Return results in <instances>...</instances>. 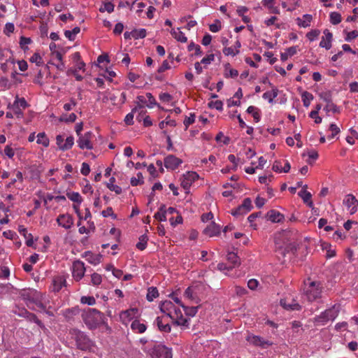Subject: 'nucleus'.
Returning a JSON list of instances; mask_svg holds the SVG:
<instances>
[{
    "instance_id": "f257e3e1",
    "label": "nucleus",
    "mask_w": 358,
    "mask_h": 358,
    "mask_svg": "<svg viewBox=\"0 0 358 358\" xmlns=\"http://www.w3.org/2000/svg\"><path fill=\"white\" fill-rule=\"evenodd\" d=\"M82 319L90 329H96L104 321V315L95 308H87L81 314Z\"/></svg>"
},
{
    "instance_id": "f03ea898",
    "label": "nucleus",
    "mask_w": 358,
    "mask_h": 358,
    "mask_svg": "<svg viewBox=\"0 0 358 358\" xmlns=\"http://www.w3.org/2000/svg\"><path fill=\"white\" fill-rule=\"evenodd\" d=\"M23 297L29 308L36 310V307L39 309H45L46 308V301L48 299L44 294L33 290L23 294Z\"/></svg>"
},
{
    "instance_id": "7ed1b4c3",
    "label": "nucleus",
    "mask_w": 358,
    "mask_h": 358,
    "mask_svg": "<svg viewBox=\"0 0 358 358\" xmlns=\"http://www.w3.org/2000/svg\"><path fill=\"white\" fill-rule=\"evenodd\" d=\"M143 351L151 356L152 358H172L171 350L165 345H157L155 343H148L144 345Z\"/></svg>"
},
{
    "instance_id": "20e7f679",
    "label": "nucleus",
    "mask_w": 358,
    "mask_h": 358,
    "mask_svg": "<svg viewBox=\"0 0 358 358\" xmlns=\"http://www.w3.org/2000/svg\"><path fill=\"white\" fill-rule=\"evenodd\" d=\"M322 285L319 281H311L306 284L304 294L309 302L316 301L322 296Z\"/></svg>"
},
{
    "instance_id": "39448f33",
    "label": "nucleus",
    "mask_w": 358,
    "mask_h": 358,
    "mask_svg": "<svg viewBox=\"0 0 358 358\" xmlns=\"http://www.w3.org/2000/svg\"><path fill=\"white\" fill-rule=\"evenodd\" d=\"M339 312L340 306L335 304L316 316L314 318V323L316 325H325L329 320H334L338 317Z\"/></svg>"
},
{
    "instance_id": "423d86ee",
    "label": "nucleus",
    "mask_w": 358,
    "mask_h": 358,
    "mask_svg": "<svg viewBox=\"0 0 358 358\" xmlns=\"http://www.w3.org/2000/svg\"><path fill=\"white\" fill-rule=\"evenodd\" d=\"M161 312L166 314L172 320L182 318V311L176 308L171 301H164L159 304Z\"/></svg>"
},
{
    "instance_id": "0eeeda50",
    "label": "nucleus",
    "mask_w": 358,
    "mask_h": 358,
    "mask_svg": "<svg viewBox=\"0 0 358 358\" xmlns=\"http://www.w3.org/2000/svg\"><path fill=\"white\" fill-rule=\"evenodd\" d=\"M76 341L78 348L82 350H93L94 342L80 331H76Z\"/></svg>"
},
{
    "instance_id": "6e6552de",
    "label": "nucleus",
    "mask_w": 358,
    "mask_h": 358,
    "mask_svg": "<svg viewBox=\"0 0 358 358\" xmlns=\"http://www.w3.org/2000/svg\"><path fill=\"white\" fill-rule=\"evenodd\" d=\"M94 137V135L92 131H87L83 135L79 136L77 141L78 146L82 150H92L93 148L92 140Z\"/></svg>"
},
{
    "instance_id": "1a4fd4ad",
    "label": "nucleus",
    "mask_w": 358,
    "mask_h": 358,
    "mask_svg": "<svg viewBox=\"0 0 358 358\" xmlns=\"http://www.w3.org/2000/svg\"><path fill=\"white\" fill-rule=\"evenodd\" d=\"M72 275L76 281H79L83 278L85 274V264L82 261L77 260L73 263Z\"/></svg>"
},
{
    "instance_id": "9d476101",
    "label": "nucleus",
    "mask_w": 358,
    "mask_h": 358,
    "mask_svg": "<svg viewBox=\"0 0 358 358\" xmlns=\"http://www.w3.org/2000/svg\"><path fill=\"white\" fill-rule=\"evenodd\" d=\"M280 303L283 308L287 310H299L301 309V305L291 296L282 299Z\"/></svg>"
},
{
    "instance_id": "9b49d317",
    "label": "nucleus",
    "mask_w": 358,
    "mask_h": 358,
    "mask_svg": "<svg viewBox=\"0 0 358 358\" xmlns=\"http://www.w3.org/2000/svg\"><path fill=\"white\" fill-rule=\"evenodd\" d=\"M199 290L198 285L188 287L184 292V296L195 303H199L201 301Z\"/></svg>"
},
{
    "instance_id": "f8f14e48",
    "label": "nucleus",
    "mask_w": 358,
    "mask_h": 358,
    "mask_svg": "<svg viewBox=\"0 0 358 358\" xmlns=\"http://www.w3.org/2000/svg\"><path fill=\"white\" fill-rule=\"evenodd\" d=\"M343 203L350 210V215H353L357 211L358 200L353 194H349L346 195Z\"/></svg>"
},
{
    "instance_id": "ddd939ff",
    "label": "nucleus",
    "mask_w": 358,
    "mask_h": 358,
    "mask_svg": "<svg viewBox=\"0 0 358 358\" xmlns=\"http://www.w3.org/2000/svg\"><path fill=\"white\" fill-rule=\"evenodd\" d=\"M199 178V175L194 171H188L183 175L181 180V186L188 190L192 184Z\"/></svg>"
},
{
    "instance_id": "4468645a",
    "label": "nucleus",
    "mask_w": 358,
    "mask_h": 358,
    "mask_svg": "<svg viewBox=\"0 0 358 358\" xmlns=\"http://www.w3.org/2000/svg\"><path fill=\"white\" fill-rule=\"evenodd\" d=\"M246 340L251 344L255 346L261 347L262 348H266L268 346H271L273 344V342L265 340L259 336H248Z\"/></svg>"
},
{
    "instance_id": "2eb2a0df",
    "label": "nucleus",
    "mask_w": 358,
    "mask_h": 358,
    "mask_svg": "<svg viewBox=\"0 0 358 358\" xmlns=\"http://www.w3.org/2000/svg\"><path fill=\"white\" fill-rule=\"evenodd\" d=\"M182 161L173 155H169L164 159V166L168 169L175 170L181 164Z\"/></svg>"
},
{
    "instance_id": "dca6fc26",
    "label": "nucleus",
    "mask_w": 358,
    "mask_h": 358,
    "mask_svg": "<svg viewBox=\"0 0 358 358\" xmlns=\"http://www.w3.org/2000/svg\"><path fill=\"white\" fill-rule=\"evenodd\" d=\"M141 110L139 115L136 117V119L138 122L141 121V114L145 113V112L143 110V106L141 104H138L136 107L131 110V112L128 113L124 117V122L127 125H132L134 124V114L136 111Z\"/></svg>"
},
{
    "instance_id": "f3484780",
    "label": "nucleus",
    "mask_w": 358,
    "mask_h": 358,
    "mask_svg": "<svg viewBox=\"0 0 358 358\" xmlns=\"http://www.w3.org/2000/svg\"><path fill=\"white\" fill-rule=\"evenodd\" d=\"M66 280L63 275L55 276L52 279L50 290L54 292H58L63 287L66 286Z\"/></svg>"
},
{
    "instance_id": "a211bd4d",
    "label": "nucleus",
    "mask_w": 358,
    "mask_h": 358,
    "mask_svg": "<svg viewBox=\"0 0 358 358\" xmlns=\"http://www.w3.org/2000/svg\"><path fill=\"white\" fill-rule=\"evenodd\" d=\"M58 224L66 229H70L73 224V219L69 214L59 215L57 218Z\"/></svg>"
},
{
    "instance_id": "6ab92c4d",
    "label": "nucleus",
    "mask_w": 358,
    "mask_h": 358,
    "mask_svg": "<svg viewBox=\"0 0 358 358\" xmlns=\"http://www.w3.org/2000/svg\"><path fill=\"white\" fill-rule=\"evenodd\" d=\"M323 33L324 36L322 37V40L320 43V46L321 48H324L326 50H329L331 48L333 35L329 31V30L327 29L324 31Z\"/></svg>"
},
{
    "instance_id": "aec40b11",
    "label": "nucleus",
    "mask_w": 358,
    "mask_h": 358,
    "mask_svg": "<svg viewBox=\"0 0 358 358\" xmlns=\"http://www.w3.org/2000/svg\"><path fill=\"white\" fill-rule=\"evenodd\" d=\"M220 233V227L214 222H210L203 230V234L210 237L217 236Z\"/></svg>"
},
{
    "instance_id": "412c9836",
    "label": "nucleus",
    "mask_w": 358,
    "mask_h": 358,
    "mask_svg": "<svg viewBox=\"0 0 358 358\" xmlns=\"http://www.w3.org/2000/svg\"><path fill=\"white\" fill-rule=\"evenodd\" d=\"M268 220L273 223L280 222L284 219V215L279 211L271 210L267 213Z\"/></svg>"
},
{
    "instance_id": "4be33fe9",
    "label": "nucleus",
    "mask_w": 358,
    "mask_h": 358,
    "mask_svg": "<svg viewBox=\"0 0 358 358\" xmlns=\"http://www.w3.org/2000/svg\"><path fill=\"white\" fill-rule=\"evenodd\" d=\"M307 185H304L303 187V189H301L299 193V196L303 199V202L307 203L308 206L311 207L313 206V202L311 201V194L306 191Z\"/></svg>"
},
{
    "instance_id": "5701e85b",
    "label": "nucleus",
    "mask_w": 358,
    "mask_h": 358,
    "mask_svg": "<svg viewBox=\"0 0 358 358\" xmlns=\"http://www.w3.org/2000/svg\"><path fill=\"white\" fill-rule=\"evenodd\" d=\"M131 329L137 334H142L146 331L147 327L145 324L141 323L139 320H135L131 324Z\"/></svg>"
},
{
    "instance_id": "b1692460",
    "label": "nucleus",
    "mask_w": 358,
    "mask_h": 358,
    "mask_svg": "<svg viewBox=\"0 0 358 358\" xmlns=\"http://www.w3.org/2000/svg\"><path fill=\"white\" fill-rule=\"evenodd\" d=\"M227 259L233 268L241 264L240 259L237 255L233 252H229L227 255Z\"/></svg>"
},
{
    "instance_id": "393cba45",
    "label": "nucleus",
    "mask_w": 358,
    "mask_h": 358,
    "mask_svg": "<svg viewBox=\"0 0 358 358\" xmlns=\"http://www.w3.org/2000/svg\"><path fill=\"white\" fill-rule=\"evenodd\" d=\"M155 323L157 326L158 329L163 332L169 333L171 330V327L169 324L163 322V317H157L155 321Z\"/></svg>"
},
{
    "instance_id": "a878e982",
    "label": "nucleus",
    "mask_w": 358,
    "mask_h": 358,
    "mask_svg": "<svg viewBox=\"0 0 358 358\" xmlns=\"http://www.w3.org/2000/svg\"><path fill=\"white\" fill-rule=\"evenodd\" d=\"M313 17L311 15L305 14L303 15L302 18L298 17L296 19L297 24L301 27H308L310 25V22Z\"/></svg>"
},
{
    "instance_id": "bb28decb",
    "label": "nucleus",
    "mask_w": 358,
    "mask_h": 358,
    "mask_svg": "<svg viewBox=\"0 0 358 358\" xmlns=\"http://www.w3.org/2000/svg\"><path fill=\"white\" fill-rule=\"evenodd\" d=\"M79 313H80V309L78 307L76 306V307H73L71 308L66 309L64 311V316L68 321H70L73 318V317L75 315H77Z\"/></svg>"
},
{
    "instance_id": "cd10ccee",
    "label": "nucleus",
    "mask_w": 358,
    "mask_h": 358,
    "mask_svg": "<svg viewBox=\"0 0 358 358\" xmlns=\"http://www.w3.org/2000/svg\"><path fill=\"white\" fill-rule=\"evenodd\" d=\"M154 217L159 222H164L166 220V206L162 204L158 211L155 214Z\"/></svg>"
},
{
    "instance_id": "c85d7f7f",
    "label": "nucleus",
    "mask_w": 358,
    "mask_h": 358,
    "mask_svg": "<svg viewBox=\"0 0 358 358\" xmlns=\"http://www.w3.org/2000/svg\"><path fill=\"white\" fill-rule=\"evenodd\" d=\"M85 257L90 264L96 265L101 262V256L94 255L90 251H87L85 252Z\"/></svg>"
},
{
    "instance_id": "c756f323",
    "label": "nucleus",
    "mask_w": 358,
    "mask_h": 358,
    "mask_svg": "<svg viewBox=\"0 0 358 358\" xmlns=\"http://www.w3.org/2000/svg\"><path fill=\"white\" fill-rule=\"evenodd\" d=\"M171 34L172 36L176 39L178 41H180L181 43H185L187 41V37L185 36L184 33L180 31V29L178 28L177 30L172 29L171 31Z\"/></svg>"
},
{
    "instance_id": "7c9ffc66",
    "label": "nucleus",
    "mask_w": 358,
    "mask_h": 358,
    "mask_svg": "<svg viewBox=\"0 0 358 358\" xmlns=\"http://www.w3.org/2000/svg\"><path fill=\"white\" fill-rule=\"evenodd\" d=\"M42 171L43 170L41 167L36 165L31 166L29 170L31 178L33 180H39Z\"/></svg>"
},
{
    "instance_id": "2f4dec72",
    "label": "nucleus",
    "mask_w": 358,
    "mask_h": 358,
    "mask_svg": "<svg viewBox=\"0 0 358 358\" xmlns=\"http://www.w3.org/2000/svg\"><path fill=\"white\" fill-rule=\"evenodd\" d=\"M224 77L225 78H236L238 76V72L237 70L231 69L230 64L229 63L226 64L224 66Z\"/></svg>"
},
{
    "instance_id": "473e14b6",
    "label": "nucleus",
    "mask_w": 358,
    "mask_h": 358,
    "mask_svg": "<svg viewBox=\"0 0 358 358\" xmlns=\"http://www.w3.org/2000/svg\"><path fill=\"white\" fill-rule=\"evenodd\" d=\"M159 296V292L156 287H150L148 289L146 299L148 301H152L155 299Z\"/></svg>"
},
{
    "instance_id": "72a5a7b5",
    "label": "nucleus",
    "mask_w": 358,
    "mask_h": 358,
    "mask_svg": "<svg viewBox=\"0 0 358 358\" xmlns=\"http://www.w3.org/2000/svg\"><path fill=\"white\" fill-rule=\"evenodd\" d=\"M80 31V29L78 27H74L72 30H66L64 31L65 36L69 41H74L76 36Z\"/></svg>"
},
{
    "instance_id": "f704fd0d",
    "label": "nucleus",
    "mask_w": 358,
    "mask_h": 358,
    "mask_svg": "<svg viewBox=\"0 0 358 358\" xmlns=\"http://www.w3.org/2000/svg\"><path fill=\"white\" fill-rule=\"evenodd\" d=\"M115 181V178L112 177L109 180V182L107 184V187L113 192H115L117 194H120L122 193V188L117 185L113 184Z\"/></svg>"
},
{
    "instance_id": "c9c22d12",
    "label": "nucleus",
    "mask_w": 358,
    "mask_h": 358,
    "mask_svg": "<svg viewBox=\"0 0 358 358\" xmlns=\"http://www.w3.org/2000/svg\"><path fill=\"white\" fill-rule=\"evenodd\" d=\"M301 99L303 106L308 108L310 104V101L313 99V95L311 93L305 91L301 94Z\"/></svg>"
},
{
    "instance_id": "e433bc0d",
    "label": "nucleus",
    "mask_w": 358,
    "mask_h": 358,
    "mask_svg": "<svg viewBox=\"0 0 358 358\" xmlns=\"http://www.w3.org/2000/svg\"><path fill=\"white\" fill-rule=\"evenodd\" d=\"M278 90L273 89L271 91H268L264 93L262 97L264 99H267L269 103H272L273 99L278 96Z\"/></svg>"
},
{
    "instance_id": "4c0bfd02",
    "label": "nucleus",
    "mask_w": 358,
    "mask_h": 358,
    "mask_svg": "<svg viewBox=\"0 0 358 358\" xmlns=\"http://www.w3.org/2000/svg\"><path fill=\"white\" fill-rule=\"evenodd\" d=\"M66 196L70 200L77 203L78 205H80L83 201L82 196L78 192H68Z\"/></svg>"
},
{
    "instance_id": "58836bf2",
    "label": "nucleus",
    "mask_w": 358,
    "mask_h": 358,
    "mask_svg": "<svg viewBox=\"0 0 358 358\" xmlns=\"http://www.w3.org/2000/svg\"><path fill=\"white\" fill-rule=\"evenodd\" d=\"M36 143L38 144H41L45 147H48L49 145V139L44 132L39 133L37 135Z\"/></svg>"
},
{
    "instance_id": "ea45409f",
    "label": "nucleus",
    "mask_w": 358,
    "mask_h": 358,
    "mask_svg": "<svg viewBox=\"0 0 358 358\" xmlns=\"http://www.w3.org/2000/svg\"><path fill=\"white\" fill-rule=\"evenodd\" d=\"M13 104V106H17L20 108H22L23 110H24L25 108H27L29 106V104L27 103L25 99L23 97L19 98L18 96H17L15 97V99Z\"/></svg>"
},
{
    "instance_id": "a19ab883",
    "label": "nucleus",
    "mask_w": 358,
    "mask_h": 358,
    "mask_svg": "<svg viewBox=\"0 0 358 358\" xmlns=\"http://www.w3.org/2000/svg\"><path fill=\"white\" fill-rule=\"evenodd\" d=\"M73 144L74 138L72 136H69L66 138L65 142H64V145L61 146V150L63 151L68 150L72 148Z\"/></svg>"
},
{
    "instance_id": "79ce46f5",
    "label": "nucleus",
    "mask_w": 358,
    "mask_h": 358,
    "mask_svg": "<svg viewBox=\"0 0 358 358\" xmlns=\"http://www.w3.org/2000/svg\"><path fill=\"white\" fill-rule=\"evenodd\" d=\"M247 112L252 114L256 122H258L260 120V115L259 113L258 109L256 107L253 106H249L247 109Z\"/></svg>"
},
{
    "instance_id": "37998d69",
    "label": "nucleus",
    "mask_w": 358,
    "mask_h": 358,
    "mask_svg": "<svg viewBox=\"0 0 358 358\" xmlns=\"http://www.w3.org/2000/svg\"><path fill=\"white\" fill-rule=\"evenodd\" d=\"M148 237L145 235H142L139 237V241L136 244V248L140 250H143L146 248Z\"/></svg>"
},
{
    "instance_id": "c03bdc74",
    "label": "nucleus",
    "mask_w": 358,
    "mask_h": 358,
    "mask_svg": "<svg viewBox=\"0 0 358 358\" xmlns=\"http://www.w3.org/2000/svg\"><path fill=\"white\" fill-rule=\"evenodd\" d=\"M247 213H248L247 210H245V208L243 206H241V205H240L238 207H237L234 210H231V215L236 217L243 216Z\"/></svg>"
},
{
    "instance_id": "a18cd8bd",
    "label": "nucleus",
    "mask_w": 358,
    "mask_h": 358,
    "mask_svg": "<svg viewBox=\"0 0 358 358\" xmlns=\"http://www.w3.org/2000/svg\"><path fill=\"white\" fill-rule=\"evenodd\" d=\"M132 33L134 39L143 38L146 36V30L145 29H134L132 31Z\"/></svg>"
},
{
    "instance_id": "49530a36",
    "label": "nucleus",
    "mask_w": 358,
    "mask_h": 358,
    "mask_svg": "<svg viewBox=\"0 0 358 358\" xmlns=\"http://www.w3.org/2000/svg\"><path fill=\"white\" fill-rule=\"evenodd\" d=\"M185 311V313L188 315V316H191V317H194L196 313H197V310H198V307H194V306H192V307H188V306H182V307Z\"/></svg>"
},
{
    "instance_id": "de8ad7c7",
    "label": "nucleus",
    "mask_w": 358,
    "mask_h": 358,
    "mask_svg": "<svg viewBox=\"0 0 358 358\" xmlns=\"http://www.w3.org/2000/svg\"><path fill=\"white\" fill-rule=\"evenodd\" d=\"M26 314H27V317L25 318H27L29 321L35 322L40 327H44L42 322L38 319V317H36V315L35 314L31 313H26Z\"/></svg>"
},
{
    "instance_id": "09e8293b",
    "label": "nucleus",
    "mask_w": 358,
    "mask_h": 358,
    "mask_svg": "<svg viewBox=\"0 0 358 358\" xmlns=\"http://www.w3.org/2000/svg\"><path fill=\"white\" fill-rule=\"evenodd\" d=\"M114 10V5L110 2L107 1L103 3V6L99 8V11L101 13H103L105 11H107L108 13H110Z\"/></svg>"
},
{
    "instance_id": "8fccbe9b",
    "label": "nucleus",
    "mask_w": 358,
    "mask_h": 358,
    "mask_svg": "<svg viewBox=\"0 0 358 358\" xmlns=\"http://www.w3.org/2000/svg\"><path fill=\"white\" fill-rule=\"evenodd\" d=\"M187 49L189 51L195 50L194 55L196 56L201 55L202 54L201 47L193 42L188 45Z\"/></svg>"
},
{
    "instance_id": "3c124183",
    "label": "nucleus",
    "mask_w": 358,
    "mask_h": 358,
    "mask_svg": "<svg viewBox=\"0 0 358 358\" xmlns=\"http://www.w3.org/2000/svg\"><path fill=\"white\" fill-rule=\"evenodd\" d=\"M330 21L333 24H338L341 22V15L337 12H332L330 14Z\"/></svg>"
},
{
    "instance_id": "603ef678",
    "label": "nucleus",
    "mask_w": 358,
    "mask_h": 358,
    "mask_svg": "<svg viewBox=\"0 0 358 358\" xmlns=\"http://www.w3.org/2000/svg\"><path fill=\"white\" fill-rule=\"evenodd\" d=\"M143 182V177L141 173H138L137 178L133 177L131 179V185L132 186H137Z\"/></svg>"
},
{
    "instance_id": "864d4df0",
    "label": "nucleus",
    "mask_w": 358,
    "mask_h": 358,
    "mask_svg": "<svg viewBox=\"0 0 358 358\" xmlns=\"http://www.w3.org/2000/svg\"><path fill=\"white\" fill-rule=\"evenodd\" d=\"M32 63H36L38 66L43 64V59L38 53H34L29 59Z\"/></svg>"
},
{
    "instance_id": "5fc2aeb1",
    "label": "nucleus",
    "mask_w": 358,
    "mask_h": 358,
    "mask_svg": "<svg viewBox=\"0 0 358 358\" xmlns=\"http://www.w3.org/2000/svg\"><path fill=\"white\" fill-rule=\"evenodd\" d=\"M91 281L94 285H99L102 282V277L100 274L94 273L91 276Z\"/></svg>"
},
{
    "instance_id": "6e6d98bb",
    "label": "nucleus",
    "mask_w": 358,
    "mask_h": 358,
    "mask_svg": "<svg viewBox=\"0 0 358 358\" xmlns=\"http://www.w3.org/2000/svg\"><path fill=\"white\" fill-rule=\"evenodd\" d=\"M217 268L218 270H220V271L223 272L225 274H227V273L232 270L233 268L231 267V265H227V264L225 263H219L217 266Z\"/></svg>"
},
{
    "instance_id": "4d7b16f0",
    "label": "nucleus",
    "mask_w": 358,
    "mask_h": 358,
    "mask_svg": "<svg viewBox=\"0 0 358 358\" xmlns=\"http://www.w3.org/2000/svg\"><path fill=\"white\" fill-rule=\"evenodd\" d=\"M80 302L83 304H87L89 306H92L96 303V300L93 296H82L80 299Z\"/></svg>"
},
{
    "instance_id": "13d9d810",
    "label": "nucleus",
    "mask_w": 358,
    "mask_h": 358,
    "mask_svg": "<svg viewBox=\"0 0 358 358\" xmlns=\"http://www.w3.org/2000/svg\"><path fill=\"white\" fill-rule=\"evenodd\" d=\"M195 121V115L194 113H190V115L189 117H185V119L184 120V125L185 127V130H187L189 127V126L192 124H193Z\"/></svg>"
},
{
    "instance_id": "bf43d9fd",
    "label": "nucleus",
    "mask_w": 358,
    "mask_h": 358,
    "mask_svg": "<svg viewBox=\"0 0 358 358\" xmlns=\"http://www.w3.org/2000/svg\"><path fill=\"white\" fill-rule=\"evenodd\" d=\"M223 53L227 55L235 56L239 53V50H235L233 47H225L223 49Z\"/></svg>"
},
{
    "instance_id": "052dcab7",
    "label": "nucleus",
    "mask_w": 358,
    "mask_h": 358,
    "mask_svg": "<svg viewBox=\"0 0 358 358\" xmlns=\"http://www.w3.org/2000/svg\"><path fill=\"white\" fill-rule=\"evenodd\" d=\"M324 110L327 112L332 111L334 113H339L338 108L333 102H330V103H327L324 108Z\"/></svg>"
},
{
    "instance_id": "680f3d73",
    "label": "nucleus",
    "mask_w": 358,
    "mask_h": 358,
    "mask_svg": "<svg viewBox=\"0 0 358 358\" xmlns=\"http://www.w3.org/2000/svg\"><path fill=\"white\" fill-rule=\"evenodd\" d=\"M15 30V26L13 23L8 22L5 25V28L3 29V33L7 35L10 36V34L13 33Z\"/></svg>"
},
{
    "instance_id": "e2e57ef3",
    "label": "nucleus",
    "mask_w": 358,
    "mask_h": 358,
    "mask_svg": "<svg viewBox=\"0 0 358 358\" xmlns=\"http://www.w3.org/2000/svg\"><path fill=\"white\" fill-rule=\"evenodd\" d=\"M210 108H215L218 110H222L223 109V103L222 101L217 100L215 101H211L208 103Z\"/></svg>"
},
{
    "instance_id": "0e129e2a",
    "label": "nucleus",
    "mask_w": 358,
    "mask_h": 358,
    "mask_svg": "<svg viewBox=\"0 0 358 358\" xmlns=\"http://www.w3.org/2000/svg\"><path fill=\"white\" fill-rule=\"evenodd\" d=\"M241 206H243L248 213L250 212L252 208L251 199L250 198H245L243 200Z\"/></svg>"
},
{
    "instance_id": "69168bd1",
    "label": "nucleus",
    "mask_w": 358,
    "mask_h": 358,
    "mask_svg": "<svg viewBox=\"0 0 358 358\" xmlns=\"http://www.w3.org/2000/svg\"><path fill=\"white\" fill-rule=\"evenodd\" d=\"M136 309H134V308H131V309L123 311L121 313V317L131 319L133 317V315H134V313H136Z\"/></svg>"
},
{
    "instance_id": "338daca9",
    "label": "nucleus",
    "mask_w": 358,
    "mask_h": 358,
    "mask_svg": "<svg viewBox=\"0 0 358 358\" xmlns=\"http://www.w3.org/2000/svg\"><path fill=\"white\" fill-rule=\"evenodd\" d=\"M320 34V31L319 30H316V29L312 30V31H309L308 33H307L306 37L310 41H314L315 38H317L318 37Z\"/></svg>"
},
{
    "instance_id": "774afa93",
    "label": "nucleus",
    "mask_w": 358,
    "mask_h": 358,
    "mask_svg": "<svg viewBox=\"0 0 358 358\" xmlns=\"http://www.w3.org/2000/svg\"><path fill=\"white\" fill-rule=\"evenodd\" d=\"M209 29L213 33L218 32L221 29V23L217 20L215 23L210 24Z\"/></svg>"
}]
</instances>
